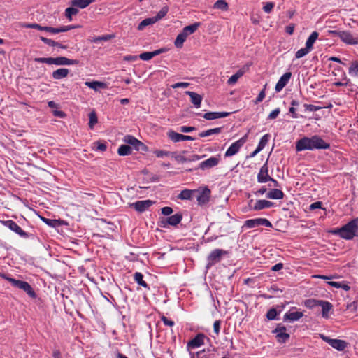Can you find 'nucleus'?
<instances>
[{
	"label": "nucleus",
	"instance_id": "obj_62",
	"mask_svg": "<svg viewBox=\"0 0 358 358\" xmlns=\"http://www.w3.org/2000/svg\"><path fill=\"white\" fill-rule=\"evenodd\" d=\"M161 320L163 322L164 324L169 327H173L175 324L174 321L167 318L164 315L161 317Z\"/></svg>",
	"mask_w": 358,
	"mask_h": 358
},
{
	"label": "nucleus",
	"instance_id": "obj_50",
	"mask_svg": "<svg viewBox=\"0 0 358 358\" xmlns=\"http://www.w3.org/2000/svg\"><path fill=\"white\" fill-rule=\"evenodd\" d=\"M41 217V220L49 227H56L57 226L58 221L57 220L48 219V218H45L44 217Z\"/></svg>",
	"mask_w": 358,
	"mask_h": 358
},
{
	"label": "nucleus",
	"instance_id": "obj_32",
	"mask_svg": "<svg viewBox=\"0 0 358 358\" xmlns=\"http://www.w3.org/2000/svg\"><path fill=\"white\" fill-rule=\"evenodd\" d=\"M222 131V127H216L210 129L206 131H203L199 134V136L201 138L207 137L214 134H219Z\"/></svg>",
	"mask_w": 358,
	"mask_h": 358
},
{
	"label": "nucleus",
	"instance_id": "obj_21",
	"mask_svg": "<svg viewBox=\"0 0 358 358\" xmlns=\"http://www.w3.org/2000/svg\"><path fill=\"white\" fill-rule=\"evenodd\" d=\"M340 39L345 43L348 45L358 44V37H355L348 31H342Z\"/></svg>",
	"mask_w": 358,
	"mask_h": 358
},
{
	"label": "nucleus",
	"instance_id": "obj_46",
	"mask_svg": "<svg viewBox=\"0 0 358 358\" xmlns=\"http://www.w3.org/2000/svg\"><path fill=\"white\" fill-rule=\"evenodd\" d=\"M348 73L353 76H358V62L355 61L352 62Z\"/></svg>",
	"mask_w": 358,
	"mask_h": 358
},
{
	"label": "nucleus",
	"instance_id": "obj_9",
	"mask_svg": "<svg viewBox=\"0 0 358 358\" xmlns=\"http://www.w3.org/2000/svg\"><path fill=\"white\" fill-rule=\"evenodd\" d=\"M320 337L326 343H327L329 345H331L333 348L336 349L338 351H343L347 346V343L341 339L336 338H330L329 337L324 335L320 334Z\"/></svg>",
	"mask_w": 358,
	"mask_h": 358
},
{
	"label": "nucleus",
	"instance_id": "obj_49",
	"mask_svg": "<svg viewBox=\"0 0 358 358\" xmlns=\"http://www.w3.org/2000/svg\"><path fill=\"white\" fill-rule=\"evenodd\" d=\"M311 50L307 47L299 49L295 54V57L296 59L301 58L308 54Z\"/></svg>",
	"mask_w": 358,
	"mask_h": 358
},
{
	"label": "nucleus",
	"instance_id": "obj_33",
	"mask_svg": "<svg viewBox=\"0 0 358 358\" xmlns=\"http://www.w3.org/2000/svg\"><path fill=\"white\" fill-rule=\"evenodd\" d=\"M318 36H319V34L317 31H315L312 32L306 42V47H307V48L312 50L313 44L315 43L316 40L318 38Z\"/></svg>",
	"mask_w": 358,
	"mask_h": 358
},
{
	"label": "nucleus",
	"instance_id": "obj_48",
	"mask_svg": "<svg viewBox=\"0 0 358 358\" xmlns=\"http://www.w3.org/2000/svg\"><path fill=\"white\" fill-rule=\"evenodd\" d=\"M279 313L277 312L275 308H272L269 309L266 313V318L268 320H275Z\"/></svg>",
	"mask_w": 358,
	"mask_h": 358
},
{
	"label": "nucleus",
	"instance_id": "obj_59",
	"mask_svg": "<svg viewBox=\"0 0 358 358\" xmlns=\"http://www.w3.org/2000/svg\"><path fill=\"white\" fill-rule=\"evenodd\" d=\"M280 113V109L279 108H275L270 114L268 115L267 120H274L278 117Z\"/></svg>",
	"mask_w": 358,
	"mask_h": 358
},
{
	"label": "nucleus",
	"instance_id": "obj_11",
	"mask_svg": "<svg viewBox=\"0 0 358 358\" xmlns=\"http://www.w3.org/2000/svg\"><path fill=\"white\" fill-rule=\"evenodd\" d=\"M244 226L248 229H252L258 226L272 227L273 225L271 222L266 218L259 217L246 220L244 223Z\"/></svg>",
	"mask_w": 358,
	"mask_h": 358
},
{
	"label": "nucleus",
	"instance_id": "obj_2",
	"mask_svg": "<svg viewBox=\"0 0 358 358\" xmlns=\"http://www.w3.org/2000/svg\"><path fill=\"white\" fill-rule=\"evenodd\" d=\"M332 233L345 240L352 239L358 235V218L353 219L342 227L334 229Z\"/></svg>",
	"mask_w": 358,
	"mask_h": 358
},
{
	"label": "nucleus",
	"instance_id": "obj_10",
	"mask_svg": "<svg viewBox=\"0 0 358 358\" xmlns=\"http://www.w3.org/2000/svg\"><path fill=\"white\" fill-rule=\"evenodd\" d=\"M123 141L128 144V145L133 146V148L137 151L147 150V146L131 135H126L123 138Z\"/></svg>",
	"mask_w": 358,
	"mask_h": 358
},
{
	"label": "nucleus",
	"instance_id": "obj_36",
	"mask_svg": "<svg viewBox=\"0 0 358 358\" xmlns=\"http://www.w3.org/2000/svg\"><path fill=\"white\" fill-rule=\"evenodd\" d=\"M117 153L120 156H127L131 154V148L128 145H121L118 150Z\"/></svg>",
	"mask_w": 358,
	"mask_h": 358
},
{
	"label": "nucleus",
	"instance_id": "obj_24",
	"mask_svg": "<svg viewBox=\"0 0 358 358\" xmlns=\"http://www.w3.org/2000/svg\"><path fill=\"white\" fill-rule=\"evenodd\" d=\"M273 206H274V203H273L270 201L260 199V200H257L256 201L255 204L252 207V209L254 210H263L265 208H270L273 207Z\"/></svg>",
	"mask_w": 358,
	"mask_h": 358
},
{
	"label": "nucleus",
	"instance_id": "obj_1",
	"mask_svg": "<svg viewBox=\"0 0 358 358\" xmlns=\"http://www.w3.org/2000/svg\"><path fill=\"white\" fill-rule=\"evenodd\" d=\"M329 148V143L324 141L318 135H314L311 137H303L297 141L296 143V150L297 152L303 150H326Z\"/></svg>",
	"mask_w": 358,
	"mask_h": 358
},
{
	"label": "nucleus",
	"instance_id": "obj_34",
	"mask_svg": "<svg viewBox=\"0 0 358 358\" xmlns=\"http://www.w3.org/2000/svg\"><path fill=\"white\" fill-rule=\"evenodd\" d=\"M134 279L136 281L137 284L139 285L150 289L149 285L147 284V282L143 280V275L140 272H136L134 275Z\"/></svg>",
	"mask_w": 358,
	"mask_h": 358
},
{
	"label": "nucleus",
	"instance_id": "obj_13",
	"mask_svg": "<svg viewBox=\"0 0 358 358\" xmlns=\"http://www.w3.org/2000/svg\"><path fill=\"white\" fill-rule=\"evenodd\" d=\"M168 138L173 143H178L184 141H194L195 138L192 136L181 134L176 132L173 129H169L167 131Z\"/></svg>",
	"mask_w": 358,
	"mask_h": 358
},
{
	"label": "nucleus",
	"instance_id": "obj_12",
	"mask_svg": "<svg viewBox=\"0 0 358 358\" xmlns=\"http://www.w3.org/2000/svg\"><path fill=\"white\" fill-rule=\"evenodd\" d=\"M155 203V201L148 199L137 201L129 204L130 208H133L138 213H143L149 209V208Z\"/></svg>",
	"mask_w": 358,
	"mask_h": 358
},
{
	"label": "nucleus",
	"instance_id": "obj_43",
	"mask_svg": "<svg viewBox=\"0 0 358 358\" xmlns=\"http://www.w3.org/2000/svg\"><path fill=\"white\" fill-rule=\"evenodd\" d=\"M92 148L95 151L104 152L107 149V145L105 143L101 141H96L93 143Z\"/></svg>",
	"mask_w": 358,
	"mask_h": 358
},
{
	"label": "nucleus",
	"instance_id": "obj_35",
	"mask_svg": "<svg viewBox=\"0 0 358 358\" xmlns=\"http://www.w3.org/2000/svg\"><path fill=\"white\" fill-rule=\"evenodd\" d=\"M155 23V21L153 17L145 18L138 24L137 29L138 31H142L145 29V27L153 24Z\"/></svg>",
	"mask_w": 358,
	"mask_h": 358
},
{
	"label": "nucleus",
	"instance_id": "obj_41",
	"mask_svg": "<svg viewBox=\"0 0 358 358\" xmlns=\"http://www.w3.org/2000/svg\"><path fill=\"white\" fill-rule=\"evenodd\" d=\"M213 8L221 10H227L229 8V5L225 0H217L214 3Z\"/></svg>",
	"mask_w": 358,
	"mask_h": 358
},
{
	"label": "nucleus",
	"instance_id": "obj_57",
	"mask_svg": "<svg viewBox=\"0 0 358 358\" xmlns=\"http://www.w3.org/2000/svg\"><path fill=\"white\" fill-rule=\"evenodd\" d=\"M275 6V3L273 2H266L263 6V10L266 13H270Z\"/></svg>",
	"mask_w": 358,
	"mask_h": 358
},
{
	"label": "nucleus",
	"instance_id": "obj_61",
	"mask_svg": "<svg viewBox=\"0 0 358 358\" xmlns=\"http://www.w3.org/2000/svg\"><path fill=\"white\" fill-rule=\"evenodd\" d=\"M194 130H196L194 127L181 126L179 127V131L182 133H189Z\"/></svg>",
	"mask_w": 358,
	"mask_h": 358
},
{
	"label": "nucleus",
	"instance_id": "obj_6",
	"mask_svg": "<svg viewBox=\"0 0 358 358\" xmlns=\"http://www.w3.org/2000/svg\"><path fill=\"white\" fill-rule=\"evenodd\" d=\"M2 223L5 227H8L10 230L17 234L21 238H29L33 236L31 234H29L22 229V228L12 220L3 221Z\"/></svg>",
	"mask_w": 358,
	"mask_h": 358
},
{
	"label": "nucleus",
	"instance_id": "obj_42",
	"mask_svg": "<svg viewBox=\"0 0 358 358\" xmlns=\"http://www.w3.org/2000/svg\"><path fill=\"white\" fill-rule=\"evenodd\" d=\"M186 39L187 38L181 32L179 33L174 41L175 46L177 48H181L183 46V43Z\"/></svg>",
	"mask_w": 358,
	"mask_h": 358
},
{
	"label": "nucleus",
	"instance_id": "obj_58",
	"mask_svg": "<svg viewBox=\"0 0 358 358\" xmlns=\"http://www.w3.org/2000/svg\"><path fill=\"white\" fill-rule=\"evenodd\" d=\"M40 40L49 46H55V45H57V41H55L50 38H47L43 36H40Z\"/></svg>",
	"mask_w": 358,
	"mask_h": 358
},
{
	"label": "nucleus",
	"instance_id": "obj_53",
	"mask_svg": "<svg viewBox=\"0 0 358 358\" xmlns=\"http://www.w3.org/2000/svg\"><path fill=\"white\" fill-rule=\"evenodd\" d=\"M113 38H114V36L111 35V34L103 35L101 36L94 38L92 40V42L97 43L98 42H99L101 41H108V40L112 39Z\"/></svg>",
	"mask_w": 358,
	"mask_h": 358
},
{
	"label": "nucleus",
	"instance_id": "obj_18",
	"mask_svg": "<svg viewBox=\"0 0 358 358\" xmlns=\"http://www.w3.org/2000/svg\"><path fill=\"white\" fill-rule=\"evenodd\" d=\"M271 178V177L268 174V166L266 161L260 168V170L257 174V182L259 183H265L268 182Z\"/></svg>",
	"mask_w": 358,
	"mask_h": 358
},
{
	"label": "nucleus",
	"instance_id": "obj_29",
	"mask_svg": "<svg viewBox=\"0 0 358 358\" xmlns=\"http://www.w3.org/2000/svg\"><path fill=\"white\" fill-rule=\"evenodd\" d=\"M69 73V70L66 68H60L54 71L52 73V77L55 80H60L66 78Z\"/></svg>",
	"mask_w": 358,
	"mask_h": 358
},
{
	"label": "nucleus",
	"instance_id": "obj_40",
	"mask_svg": "<svg viewBox=\"0 0 358 358\" xmlns=\"http://www.w3.org/2000/svg\"><path fill=\"white\" fill-rule=\"evenodd\" d=\"M270 134H266L264 135L259 140V143L257 145V150H262L265 146L267 145L269 139H270Z\"/></svg>",
	"mask_w": 358,
	"mask_h": 358
},
{
	"label": "nucleus",
	"instance_id": "obj_31",
	"mask_svg": "<svg viewBox=\"0 0 358 358\" xmlns=\"http://www.w3.org/2000/svg\"><path fill=\"white\" fill-rule=\"evenodd\" d=\"M196 191L194 189H185L180 192V193L178 195V199L181 200H191L192 196L195 194Z\"/></svg>",
	"mask_w": 358,
	"mask_h": 358
},
{
	"label": "nucleus",
	"instance_id": "obj_5",
	"mask_svg": "<svg viewBox=\"0 0 358 358\" xmlns=\"http://www.w3.org/2000/svg\"><path fill=\"white\" fill-rule=\"evenodd\" d=\"M10 284L13 287L23 290L31 299L36 298V294L32 287L26 281L20 280H11Z\"/></svg>",
	"mask_w": 358,
	"mask_h": 358
},
{
	"label": "nucleus",
	"instance_id": "obj_3",
	"mask_svg": "<svg viewBox=\"0 0 358 358\" xmlns=\"http://www.w3.org/2000/svg\"><path fill=\"white\" fill-rule=\"evenodd\" d=\"M229 251L223 249L216 248L213 250L207 257L206 268H211L220 262L224 257L229 256Z\"/></svg>",
	"mask_w": 358,
	"mask_h": 358
},
{
	"label": "nucleus",
	"instance_id": "obj_55",
	"mask_svg": "<svg viewBox=\"0 0 358 358\" xmlns=\"http://www.w3.org/2000/svg\"><path fill=\"white\" fill-rule=\"evenodd\" d=\"M303 106H304L306 110H308L310 112H315V111H317L324 108L322 106H315L313 104H306V103L304 104Z\"/></svg>",
	"mask_w": 358,
	"mask_h": 358
},
{
	"label": "nucleus",
	"instance_id": "obj_64",
	"mask_svg": "<svg viewBox=\"0 0 358 358\" xmlns=\"http://www.w3.org/2000/svg\"><path fill=\"white\" fill-rule=\"evenodd\" d=\"M322 206V203L321 201H316L313 203H311L309 206V210H314L315 209H321Z\"/></svg>",
	"mask_w": 358,
	"mask_h": 358
},
{
	"label": "nucleus",
	"instance_id": "obj_38",
	"mask_svg": "<svg viewBox=\"0 0 358 358\" xmlns=\"http://www.w3.org/2000/svg\"><path fill=\"white\" fill-rule=\"evenodd\" d=\"M20 27L23 28H30V29H36L39 31H45L46 26H41L37 23H21Z\"/></svg>",
	"mask_w": 358,
	"mask_h": 358
},
{
	"label": "nucleus",
	"instance_id": "obj_30",
	"mask_svg": "<svg viewBox=\"0 0 358 358\" xmlns=\"http://www.w3.org/2000/svg\"><path fill=\"white\" fill-rule=\"evenodd\" d=\"M182 219V215L180 213H176L169 216L166 219V222L171 226H176L179 224Z\"/></svg>",
	"mask_w": 358,
	"mask_h": 358
},
{
	"label": "nucleus",
	"instance_id": "obj_19",
	"mask_svg": "<svg viewBox=\"0 0 358 358\" xmlns=\"http://www.w3.org/2000/svg\"><path fill=\"white\" fill-rule=\"evenodd\" d=\"M250 66V64H246L241 67L239 70L236 71V73L232 75L227 80V84L229 85H235L238 80L242 77L248 70Z\"/></svg>",
	"mask_w": 358,
	"mask_h": 358
},
{
	"label": "nucleus",
	"instance_id": "obj_14",
	"mask_svg": "<svg viewBox=\"0 0 358 358\" xmlns=\"http://www.w3.org/2000/svg\"><path fill=\"white\" fill-rule=\"evenodd\" d=\"M296 310V307H292L283 316V321L288 322H294L299 321L303 316V312L294 311Z\"/></svg>",
	"mask_w": 358,
	"mask_h": 358
},
{
	"label": "nucleus",
	"instance_id": "obj_7",
	"mask_svg": "<svg viewBox=\"0 0 358 358\" xmlns=\"http://www.w3.org/2000/svg\"><path fill=\"white\" fill-rule=\"evenodd\" d=\"M196 194V201L199 205L203 206L206 204L210 197V189L208 187H200L197 189H194Z\"/></svg>",
	"mask_w": 358,
	"mask_h": 358
},
{
	"label": "nucleus",
	"instance_id": "obj_27",
	"mask_svg": "<svg viewBox=\"0 0 358 358\" xmlns=\"http://www.w3.org/2000/svg\"><path fill=\"white\" fill-rule=\"evenodd\" d=\"M94 1V0H71L70 4L78 9H84L93 3Z\"/></svg>",
	"mask_w": 358,
	"mask_h": 358
},
{
	"label": "nucleus",
	"instance_id": "obj_25",
	"mask_svg": "<svg viewBox=\"0 0 358 358\" xmlns=\"http://www.w3.org/2000/svg\"><path fill=\"white\" fill-rule=\"evenodd\" d=\"M85 85L95 91H99L100 89H105L107 87V84L106 83L97 80L87 81L85 83Z\"/></svg>",
	"mask_w": 358,
	"mask_h": 358
},
{
	"label": "nucleus",
	"instance_id": "obj_16",
	"mask_svg": "<svg viewBox=\"0 0 358 358\" xmlns=\"http://www.w3.org/2000/svg\"><path fill=\"white\" fill-rule=\"evenodd\" d=\"M220 156H213L199 163L196 169L206 170L216 166L220 162Z\"/></svg>",
	"mask_w": 358,
	"mask_h": 358
},
{
	"label": "nucleus",
	"instance_id": "obj_52",
	"mask_svg": "<svg viewBox=\"0 0 358 358\" xmlns=\"http://www.w3.org/2000/svg\"><path fill=\"white\" fill-rule=\"evenodd\" d=\"M138 57L143 61H148L154 57V55L152 52H144L141 53Z\"/></svg>",
	"mask_w": 358,
	"mask_h": 358
},
{
	"label": "nucleus",
	"instance_id": "obj_4",
	"mask_svg": "<svg viewBox=\"0 0 358 358\" xmlns=\"http://www.w3.org/2000/svg\"><path fill=\"white\" fill-rule=\"evenodd\" d=\"M209 340V338L203 334H197L192 339L189 340L187 343V350L192 355L191 358H194V355L192 354L191 350L200 348L205 343V340Z\"/></svg>",
	"mask_w": 358,
	"mask_h": 358
},
{
	"label": "nucleus",
	"instance_id": "obj_28",
	"mask_svg": "<svg viewBox=\"0 0 358 358\" xmlns=\"http://www.w3.org/2000/svg\"><path fill=\"white\" fill-rule=\"evenodd\" d=\"M285 194L283 192L278 189H271L266 194V196L270 199H283Z\"/></svg>",
	"mask_w": 358,
	"mask_h": 358
},
{
	"label": "nucleus",
	"instance_id": "obj_20",
	"mask_svg": "<svg viewBox=\"0 0 358 358\" xmlns=\"http://www.w3.org/2000/svg\"><path fill=\"white\" fill-rule=\"evenodd\" d=\"M292 76V73L288 71L284 73L278 80L275 85V90L277 92H280L289 83Z\"/></svg>",
	"mask_w": 358,
	"mask_h": 358
},
{
	"label": "nucleus",
	"instance_id": "obj_51",
	"mask_svg": "<svg viewBox=\"0 0 358 358\" xmlns=\"http://www.w3.org/2000/svg\"><path fill=\"white\" fill-rule=\"evenodd\" d=\"M171 157H173L178 162L184 163L187 162V157L178 154L176 152H172Z\"/></svg>",
	"mask_w": 358,
	"mask_h": 358
},
{
	"label": "nucleus",
	"instance_id": "obj_15",
	"mask_svg": "<svg viewBox=\"0 0 358 358\" xmlns=\"http://www.w3.org/2000/svg\"><path fill=\"white\" fill-rule=\"evenodd\" d=\"M286 327L282 324H278L276 328L273 330V333L275 334L276 338L280 343H285L290 337L289 334L286 332Z\"/></svg>",
	"mask_w": 358,
	"mask_h": 358
},
{
	"label": "nucleus",
	"instance_id": "obj_44",
	"mask_svg": "<svg viewBox=\"0 0 358 358\" xmlns=\"http://www.w3.org/2000/svg\"><path fill=\"white\" fill-rule=\"evenodd\" d=\"M97 122L98 119L96 113L94 111L91 112L89 114V127L92 129Z\"/></svg>",
	"mask_w": 358,
	"mask_h": 358
},
{
	"label": "nucleus",
	"instance_id": "obj_37",
	"mask_svg": "<svg viewBox=\"0 0 358 358\" xmlns=\"http://www.w3.org/2000/svg\"><path fill=\"white\" fill-rule=\"evenodd\" d=\"M78 13V9L71 6V7L66 8L65 9L64 15H65V17L69 21H71L73 15H77Z\"/></svg>",
	"mask_w": 358,
	"mask_h": 358
},
{
	"label": "nucleus",
	"instance_id": "obj_47",
	"mask_svg": "<svg viewBox=\"0 0 358 358\" xmlns=\"http://www.w3.org/2000/svg\"><path fill=\"white\" fill-rule=\"evenodd\" d=\"M153 153L156 157L159 158H162L164 157H171L172 152L166 151L164 150H155Z\"/></svg>",
	"mask_w": 358,
	"mask_h": 358
},
{
	"label": "nucleus",
	"instance_id": "obj_60",
	"mask_svg": "<svg viewBox=\"0 0 358 358\" xmlns=\"http://www.w3.org/2000/svg\"><path fill=\"white\" fill-rule=\"evenodd\" d=\"M221 327V321L220 320H215L213 324V331L216 336L220 334Z\"/></svg>",
	"mask_w": 358,
	"mask_h": 358
},
{
	"label": "nucleus",
	"instance_id": "obj_39",
	"mask_svg": "<svg viewBox=\"0 0 358 358\" xmlns=\"http://www.w3.org/2000/svg\"><path fill=\"white\" fill-rule=\"evenodd\" d=\"M169 6H163L161 10L157 13V15L154 17H152L155 21V22H157V21L162 20L164 17H165L166 15V14L168 13L169 12Z\"/></svg>",
	"mask_w": 358,
	"mask_h": 358
},
{
	"label": "nucleus",
	"instance_id": "obj_23",
	"mask_svg": "<svg viewBox=\"0 0 358 358\" xmlns=\"http://www.w3.org/2000/svg\"><path fill=\"white\" fill-rule=\"evenodd\" d=\"M322 308V316L323 318L327 319L329 318V312L332 310L333 306L332 304L327 301H323L320 300V302L319 303V306Z\"/></svg>",
	"mask_w": 358,
	"mask_h": 358
},
{
	"label": "nucleus",
	"instance_id": "obj_17",
	"mask_svg": "<svg viewBox=\"0 0 358 358\" xmlns=\"http://www.w3.org/2000/svg\"><path fill=\"white\" fill-rule=\"evenodd\" d=\"M79 64V60L71 59L65 57H52V64L56 66H69V65H77Z\"/></svg>",
	"mask_w": 358,
	"mask_h": 358
},
{
	"label": "nucleus",
	"instance_id": "obj_56",
	"mask_svg": "<svg viewBox=\"0 0 358 358\" xmlns=\"http://www.w3.org/2000/svg\"><path fill=\"white\" fill-rule=\"evenodd\" d=\"M203 117L208 120L217 119V112H208L203 114Z\"/></svg>",
	"mask_w": 358,
	"mask_h": 358
},
{
	"label": "nucleus",
	"instance_id": "obj_63",
	"mask_svg": "<svg viewBox=\"0 0 358 358\" xmlns=\"http://www.w3.org/2000/svg\"><path fill=\"white\" fill-rule=\"evenodd\" d=\"M265 96H266V93H265V90L263 89L258 94V96H257L255 101V103L256 104L262 102L263 101V99L265 98Z\"/></svg>",
	"mask_w": 358,
	"mask_h": 358
},
{
	"label": "nucleus",
	"instance_id": "obj_54",
	"mask_svg": "<svg viewBox=\"0 0 358 358\" xmlns=\"http://www.w3.org/2000/svg\"><path fill=\"white\" fill-rule=\"evenodd\" d=\"M34 60L38 63L47 64L51 65L52 57H36Z\"/></svg>",
	"mask_w": 358,
	"mask_h": 358
},
{
	"label": "nucleus",
	"instance_id": "obj_22",
	"mask_svg": "<svg viewBox=\"0 0 358 358\" xmlns=\"http://www.w3.org/2000/svg\"><path fill=\"white\" fill-rule=\"evenodd\" d=\"M185 93L190 97V101L196 108H199L201 107L203 99L202 96L191 91H186Z\"/></svg>",
	"mask_w": 358,
	"mask_h": 358
},
{
	"label": "nucleus",
	"instance_id": "obj_45",
	"mask_svg": "<svg viewBox=\"0 0 358 358\" xmlns=\"http://www.w3.org/2000/svg\"><path fill=\"white\" fill-rule=\"evenodd\" d=\"M320 302V300L315 299H306L304 301V305L306 307L308 308H313L314 307L318 306L319 303Z\"/></svg>",
	"mask_w": 358,
	"mask_h": 358
},
{
	"label": "nucleus",
	"instance_id": "obj_26",
	"mask_svg": "<svg viewBox=\"0 0 358 358\" xmlns=\"http://www.w3.org/2000/svg\"><path fill=\"white\" fill-rule=\"evenodd\" d=\"M200 25H201L200 22H195L190 25L186 26L182 29V30L181 31V33L186 38H187L188 36L194 33L197 30V29L200 27Z\"/></svg>",
	"mask_w": 358,
	"mask_h": 358
},
{
	"label": "nucleus",
	"instance_id": "obj_8",
	"mask_svg": "<svg viewBox=\"0 0 358 358\" xmlns=\"http://www.w3.org/2000/svg\"><path fill=\"white\" fill-rule=\"evenodd\" d=\"M248 136L247 135H245L244 136L241 137L238 141L234 142L227 150L225 152L224 156L227 157H231L236 154H237L241 149V147L243 146V145L247 141Z\"/></svg>",
	"mask_w": 358,
	"mask_h": 358
}]
</instances>
